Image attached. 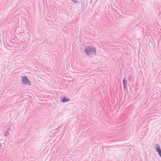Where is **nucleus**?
<instances>
[{"label": "nucleus", "mask_w": 161, "mask_h": 161, "mask_svg": "<svg viewBox=\"0 0 161 161\" xmlns=\"http://www.w3.org/2000/svg\"><path fill=\"white\" fill-rule=\"evenodd\" d=\"M123 83L124 85H125L126 83V81H125V79H124L123 80Z\"/></svg>", "instance_id": "obj_5"}, {"label": "nucleus", "mask_w": 161, "mask_h": 161, "mask_svg": "<svg viewBox=\"0 0 161 161\" xmlns=\"http://www.w3.org/2000/svg\"><path fill=\"white\" fill-rule=\"evenodd\" d=\"M69 99L65 97H64L63 100H61V102L63 103L67 102L69 101Z\"/></svg>", "instance_id": "obj_4"}, {"label": "nucleus", "mask_w": 161, "mask_h": 161, "mask_svg": "<svg viewBox=\"0 0 161 161\" xmlns=\"http://www.w3.org/2000/svg\"><path fill=\"white\" fill-rule=\"evenodd\" d=\"M21 80L22 82L25 84H29L30 83L29 80L25 76L23 77L22 78Z\"/></svg>", "instance_id": "obj_2"}, {"label": "nucleus", "mask_w": 161, "mask_h": 161, "mask_svg": "<svg viewBox=\"0 0 161 161\" xmlns=\"http://www.w3.org/2000/svg\"><path fill=\"white\" fill-rule=\"evenodd\" d=\"M85 51L88 55L95 54L96 53L95 47H92L87 46L85 47Z\"/></svg>", "instance_id": "obj_1"}, {"label": "nucleus", "mask_w": 161, "mask_h": 161, "mask_svg": "<svg viewBox=\"0 0 161 161\" xmlns=\"http://www.w3.org/2000/svg\"><path fill=\"white\" fill-rule=\"evenodd\" d=\"M156 148L159 154L161 157V150L160 146L158 145H156Z\"/></svg>", "instance_id": "obj_3"}]
</instances>
